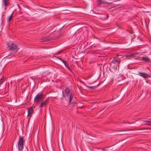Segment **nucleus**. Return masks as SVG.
<instances>
[{"label": "nucleus", "mask_w": 151, "mask_h": 151, "mask_svg": "<svg viewBox=\"0 0 151 151\" xmlns=\"http://www.w3.org/2000/svg\"><path fill=\"white\" fill-rule=\"evenodd\" d=\"M64 94L65 96L67 97H69V101L68 102L69 104L70 103L73 97V95L72 93H70V89L68 87H66L64 90Z\"/></svg>", "instance_id": "1"}, {"label": "nucleus", "mask_w": 151, "mask_h": 151, "mask_svg": "<svg viewBox=\"0 0 151 151\" xmlns=\"http://www.w3.org/2000/svg\"><path fill=\"white\" fill-rule=\"evenodd\" d=\"M24 140L22 136H20L18 143V151H22L23 150V143Z\"/></svg>", "instance_id": "2"}, {"label": "nucleus", "mask_w": 151, "mask_h": 151, "mask_svg": "<svg viewBox=\"0 0 151 151\" xmlns=\"http://www.w3.org/2000/svg\"><path fill=\"white\" fill-rule=\"evenodd\" d=\"M43 97V95L42 94L38 93L35 97L34 100L35 102L37 104L42 101Z\"/></svg>", "instance_id": "3"}, {"label": "nucleus", "mask_w": 151, "mask_h": 151, "mask_svg": "<svg viewBox=\"0 0 151 151\" xmlns=\"http://www.w3.org/2000/svg\"><path fill=\"white\" fill-rule=\"evenodd\" d=\"M7 47L9 48V50L11 51H13L14 50H16V52H17V46L13 42L9 43L7 44Z\"/></svg>", "instance_id": "4"}, {"label": "nucleus", "mask_w": 151, "mask_h": 151, "mask_svg": "<svg viewBox=\"0 0 151 151\" xmlns=\"http://www.w3.org/2000/svg\"><path fill=\"white\" fill-rule=\"evenodd\" d=\"M121 61V60L119 58L117 57H115L111 63L117 65L119 66Z\"/></svg>", "instance_id": "5"}, {"label": "nucleus", "mask_w": 151, "mask_h": 151, "mask_svg": "<svg viewBox=\"0 0 151 151\" xmlns=\"http://www.w3.org/2000/svg\"><path fill=\"white\" fill-rule=\"evenodd\" d=\"M150 120H142L140 121L141 124L142 125H146L151 126V119Z\"/></svg>", "instance_id": "6"}, {"label": "nucleus", "mask_w": 151, "mask_h": 151, "mask_svg": "<svg viewBox=\"0 0 151 151\" xmlns=\"http://www.w3.org/2000/svg\"><path fill=\"white\" fill-rule=\"evenodd\" d=\"M110 68L114 72H115L117 71V67H119V66L117 65L114 64L112 63H110Z\"/></svg>", "instance_id": "7"}, {"label": "nucleus", "mask_w": 151, "mask_h": 151, "mask_svg": "<svg viewBox=\"0 0 151 151\" xmlns=\"http://www.w3.org/2000/svg\"><path fill=\"white\" fill-rule=\"evenodd\" d=\"M138 74L139 76L144 78H147L149 77L151 78V76L147 73L139 72Z\"/></svg>", "instance_id": "8"}, {"label": "nucleus", "mask_w": 151, "mask_h": 151, "mask_svg": "<svg viewBox=\"0 0 151 151\" xmlns=\"http://www.w3.org/2000/svg\"><path fill=\"white\" fill-rule=\"evenodd\" d=\"M2 3L5 7H6L9 5V0H3Z\"/></svg>", "instance_id": "9"}, {"label": "nucleus", "mask_w": 151, "mask_h": 151, "mask_svg": "<svg viewBox=\"0 0 151 151\" xmlns=\"http://www.w3.org/2000/svg\"><path fill=\"white\" fill-rule=\"evenodd\" d=\"M50 38L48 36L46 37L41 39V42H43L50 41Z\"/></svg>", "instance_id": "10"}, {"label": "nucleus", "mask_w": 151, "mask_h": 151, "mask_svg": "<svg viewBox=\"0 0 151 151\" xmlns=\"http://www.w3.org/2000/svg\"><path fill=\"white\" fill-rule=\"evenodd\" d=\"M62 62L64 64L65 66L68 69V70L70 71H71L70 67L68 64V63L65 60V62Z\"/></svg>", "instance_id": "11"}, {"label": "nucleus", "mask_w": 151, "mask_h": 151, "mask_svg": "<svg viewBox=\"0 0 151 151\" xmlns=\"http://www.w3.org/2000/svg\"><path fill=\"white\" fill-rule=\"evenodd\" d=\"M33 111V109L32 107H31L28 109V116H30L32 113Z\"/></svg>", "instance_id": "12"}, {"label": "nucleus", "mask_w": 151, "mask_h": 151, "mask_svg": "<svg viewBox=\"0 0 151 151\" xmlns=\"http://www.w3.org/2000/svg\"><path fill=\"white\" fill-rule=\"evenodd\" d=\"M150 59L147 57H143L141 58V60L142 61L148 62L150 61Z\"/></svg>", "instance_id": "13"}, {"label": "nucleus", "mask_w": 151, "mask_h": 151, "mask_svg": "<svg viewBox=\"0 0 151 151\" xmlns=\"http://www.w3.org/2000/svg\"><path fill=\"white\" fill-rule=\"evenodd\" d=\"M13 14L12 13L11 15L7 19V21L8 22H10L12 18H13Z\"/></svg>", "instance_id": "14"}, {"label": "nucleus", "mask_w": 151, "mask_h": 151, "mask_svg": "<svg viewBox=\"0 0 151 151\" xmlns=\"http://www.w3.org/2000/svg\"><path fill=\"white\" fill-rule=\"evenodd\" d=\"M87 87L91 90H94L96 88V87L95 86H87Z\"/></svg>", "instance_id": "15"}, {"label": "nucleus", "mask_w": 151, "mask_h": 151, "mask_svg": "<svg viewBox=\"0 0 151 151\" xmlns=\"http://www.w3.org/2000/svg\"><path fill=\"white\" fill-rule=\"evenodd\" d=\"M46 105L45 104V102H42L41 103L39 107H42L45 106Z\"/></svg>", "instance_id": "16"}, {"label": "nucleus", "mask_w": 151, "mask_h": 151, "mask_svg": "<svg viewBox=\"0 0 151 151\" xmlns=\"http://www.w3.org/2000/svg\"><path fill=\"white\" fill-rule=\"evenodd\" d=\"M137 54H136V53H133L131 54H130L129 55H126V56L127 57H132L133 56H134L135 55H136Z\"/></svg>", "instance_id": "17"}, {"label": "nucleus", "mask_w": 151, "mask_h": 151, "mask_svg": "<svg viewBox=\"0 0 151 151\" xmlns=\"http://www.w3.org/2000/svg\"><path fill=\"white\" fill-rule=\"evenodd\" d=\"M98 1L101 4L106 3V2L102 0H99Z\"/></svg>", "instance_id": "18"}, {"label": "nucleus", "mask_w": 151, "mask_h": 151, "mask_svg": "<svg viewBox=\"0 0 151 151\" xmlns=\"http://www.w3.org/2000/svg\"><path fill=\"white\" fill-rule=\"evenodd\" d=\"M4 81V79L2 78L0 79V85L2 84Z\"/></svg>", "instance_id": "19"}, {"label": "nucleus", "mask_w": 151, "mask_h": 151, "mask_svg": "<svg viewBox=\"0 0 151 151\" xmlns=\"http://www.w3.org/2000/svg\"><path fill=\"white\" fill-rule=\"evenodd\" d=\"M44 102H45V104L47 105L48 102V100L47 99Z\"/></svg>", "instance_id": "20"}, {"label": "nucleus", "mask_w": 151, "mask_h": 151, "mask_svg": "<svg viewBox=\"0 0 151 151\" xmlns=\"http://www.w3.org/2000/svg\"><path fill=\"white\" fill-rule=\"evenodd\" d=\"M71 104L73 106H74L76 105V103L75 102H72L71 103Z\"/></svg>", "instance_id": "21"}, {"label": "nucleus", "mask_w": 151, "mask_h": 151, "mask_svg": "<svg viewBox=\"0 0 151 151\" xmlns=\"http://www.w3.org/2000/svg\"><path fill=\"white\" fill-rule=\"evenodd\" d=\"M101 150L103 151H107L108 150L107 149H106H106H103V148H102V149H101Z\"/></svg>", "instance_id": "22"}, {"label": "nucleus", "mask_w": 151, "mask_h": 151, "mask_svg": "<svg viewBox=\"0 0 151 151\" xmlns=\"http://www.w3.org/2000/svg\"><path fill=\"white\" fill-rule=\"evenodd\" d=\"M59 59L62 62H65V60H63L61 58H59Z\"/></svg>", "instance_id": "23"}, {"label": "nucleus", "mask_w": 151, "mask_h": 151, "mask_svg": "<svg viewBox=\"0 0 151 151\" xmlns=\"http://www.w3.org/2000/svg\"><path fill=\"white\" fill-rule=\"evenodd\" d=\"M1 63H0V69L1 68Z\"/></svg>", "instance_id": "24"}, {"label": "nucleus", "mask_w": 151, "mask_h": 151, "mask_svg": "<svg viewBox=\"0 0 151 151\" xmlns=\"http://www.w3.org/2000/svg\"><path fill=\"white\" fill-rule=\"evenodd\" d=\"M108 17H109V16L108 14L107 15V18H108Z\"/></svg>", "instance_id": "25"}, {"label": "nucleus", "mask_w": 151, "mask_h": 151, "mask_svg": "<svg viewBox=\"0 0 151 151\" xmlns=\"http://www.w3.org/2000/svg\"><path fill=\"white\" fill-rule=\"evenodd\" d=\"M128 124H130V123H128Z\"/></svg>", "instance_id": "26"}, {"label": "nucleus", "mask_w": 151, "mask_h": 151, "mask_svg": "<svg viewBox=\"0 0 151 151\" xmlns=\"http://www.w3.org/2000/svg\"><path fill=\"white\" fill-rule=\"evenodd\" d=\"M150 16L151 17V14L150 15Z\"/></svg>", "instance_id": "27"}]
</instances>
